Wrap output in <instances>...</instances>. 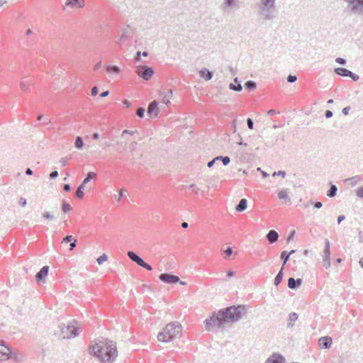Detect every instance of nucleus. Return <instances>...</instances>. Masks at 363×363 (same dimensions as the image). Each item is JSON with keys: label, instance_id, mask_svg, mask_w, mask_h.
I'll use <instances>...</instances> for the list:
<instances>
[{"label": "nucleus", "instance_id": "a19ab883", "mask_svg": "<svg viewBox=\"0 0 363 363\" xmlns=\"http://www.w3.org/2000/svg\"><path fill=\"white\" fill-rule=\"evenodd\" d=\"M71 206L65 201H62V210L64 213H67L72 210Z\"/></svg>", "mask_w": 363, "mask_h": 363}, {"label": "nucleus", "instance_id": "f8f14e48", "mask_svg": "<svg viewBox=\"0 0 363 363\" xmlns=\"http://www.w3.org/2000/svg\"><path fill=\"white\" fill-rule=\"evenodd\" d=\"M217 161H221L224 166H227L230 163V159L228 156L219 155L209 161L207 164V167L209 168L212 167Z\"/></svg>", "mask_w": 363, "mask_h": 363}, {"label": "nucleus", "instance_id": "7c9ffc66", "mask_svg": "<svg viewBox=\"0 0 363 363\" xmlns=\"http://www.w3.org/2000/svg\"><path fill=\"white\" fill-rule=\"evenodd\" d=\"M337 192V187L335 184H331L329 190L327 191V196L330 198H333L336 196Z\"/></svg>", "mask_w": 363, "mask_h": 363}, {"label": "nucleus", "instance_id": "6ab92c4d", "mask_svg": "<svg viewBox=\"0 0 363 363\" xmlns=\"http://www.w3.org/2000/svg\"><path fill=\"white\" fill-rule=\"evenodd\" d=\"M229 89L233 91H238V92H240L242 90V86L241 84V82L239 81L238 77H235L234 79V82L230 83L229 84Z\"/></svg>", "mask_w": 363, "mask_h": 363}, {"label": "nucleus", "instance_id": "bf43d9fd", "mask_svg": "<svg viewBox=\"0 0 363 363\" xmlns=\"http://www.w3.org/2000/svg\"><path fill=\"white\" fill-rule=\"evenodd\" d=\"M43 216L48 220H52L54 218L53 216H52L49 212L47 211L43 214Z\"/></svg>", "mask_w": 363, "mask_h": 363}, {"label": "nucleus", "instance_id": "ddd939ff", "mask_svg": "<svg viewBox=\"0 0 363 363\" xmlns=\"http://www.w3.org/2000/svg\"><path fill=\"white\" fill-rule=\"evenodd\" d=\"M264 363H286V359L282 354L273 353Z\"/></svg>", "mask_w": 363, "mask_h": 363}, {"label": "nucleus", "instance_id": "473e14b6", "mask_svg": "<svg viewBox=\"0 0 363 363\" xmlns=\"http://www.w3.org/2000/svg\"><path fill=\"white\" fill-rule=\"evenodd\" d=\"M244 86L246 89L250 91L254 90L257 88V83L255 81L248 80L245 83Z\"/></svg>", "mask_w": 363, "mask_h": 363}, {"label": "nucleus", "instance_id": "f257e3e1", "mask_svg": "<svg viewBox=\"0 0 363 363\" xmlns=\"http://www.w3.org/2000/svg\"><path fill=\"white\" fill-rule=\"evenodd\" d=\"M247 310V306L239 304L213 311L211 316L204 320L205 327L208 331L224 328L227 323L239 321Z\"/></svg>", "mask_w": 363, "mask_h": 363}, {"label": "nucleus", "instance_id": "423d86ee", "mask_svg": "<svg viewBox=\"0 0 363 363\" xmlns=\"http://www.w3.org/2000/svg\"><path fill=\"white\" fill-rule=\"evenodd\" d=\"M257 6V13L259 16H261L264 21L272 20L275 18L274 11L275 8L272 7H266L263 6Z\"/></svg>", "mask_w": 363, "mask_h": 363}, {"label": "nucleus", "instance_id": "c756f323", "mask_svg": "<svg viewBox=\"0 0 363 363\" xmlns=\"http://www.w3.org/2000/svg\"><path fill=\"white\" fill-rule=\"evenodd\" d=\"M284 269L281 267L274 278V284L277 286L281 282L284 276Z\"/></svg>", "mask_w": 363, "mask_h": 363}, {"label": "nucleus", "instance_id": "39448f33", "mask_svg": "<svg viewBox=\"0 0 363 363\" xmlns=\"http://www.w3.org/2000/svg\"><path fill=\"white\" fill-rule=\"evenodd\" d=\"M136 74L144 80L148 81L154 74V69L146 65H138L135 67Z\"/></svg>", "mask_w": 363, "mask_h": 363}, {"label": "nucleus", "instance_id": "e433bc0d", "mask_svg": "<svg viewBox=\"0 0 363 363\" xmlns=\"http://www.w3.org/2000/svg\"><path fill=\"white\" fill-rule=\"evenodd\" d=\"M94 178H96V174L93 172H89L87 173L86 178L82 182V184L86 185L88 182Z\"/></svg>", "mask_w": 363, "mask_h": 363}, {"label": "nucleus", "instance_id": "393cba45", "mask_svg": "<svg viewBox=\"0 0 363 363\" xmlns=\"http://www.w3.org/2000/svg\"><path fill=\"white\" fill-rule=\"evenodd\" d=\"M275 1L276 0H259V1L257 3V6L275 8Z\"/></svg>", "mask_w": 363, "mask_h": 363}, {"label": "nucleus", "instance_id": "37998d69", "mask_svg": "<svg viewBox=\"0 0 363 363\" xmlns=\"http://www.w3.org/2000/svg\"><path fill=\"white\" fill-rule=\"evenodd\" d=\"M108 260V256L106 254H103L99 256L97 259V263L99 264H102L104 262Z\"/></svg>", "mask_w": 363, "mask_h": 363}, {"label": "nucleus", "instance_id": "f03ea898", "mask_svg": "<svg viewBox=\"0 0 363 363\" xmlns=\"http://www.w3.org/2000/svg\"><path fill=\"white\" fill-rule=\"evenodd\" d=\"M89 353L104 363L113 362L117 357L116 342L108 339H98L89 347Z\"/></svg>", "mask_w": 363, "mask_h": 363}, {"label": "nucleus", "instance_id": "c9c22d12", "mask_svg": "<svg viewBox=\"0 0 363 363\" xmlns=\"http://www.w3.org/2000/svg\"><path fill=\"white\" fill-rule=\"evenodd\" d=\"M281 259L283 260V264L282 267L284 269V267L286 264V262L289 261L290 255H289L287 251H282L280 255Z\"/></svg>", "mask_w": 363, "mask_h": 363}, {"label": "nucleus", "instance_id": "4be33fe9", "mask_svg": "<svg viewBox=\"0 0 363 363\" xmlns=\"http://www.w3.org/2000/svg\"><path fill=\"white\" fill-rule=\"evenodd\" d=\"M239 0H224L223 4H222V9L223 11L232 9L236 4V1Z\"/></svg>", "mask_w": 363, "mask_h": 363}, {"label": "nucleus", "instance_id": "09e8293b", "mask_svg": "<svg viewBox=\"0 0 363 363\" xmlns=\"http://www.w3.org/2000/svg\"><path fill=\"white\" fill-rule=\"evenodd\" d=\"M297 80V77L296 75L289 74L287 77V82L289 83H294Z\"/></svg>", "mask_w": 363, "mask_h": 363}, {"label": "nucleus", "instance_id": "9d476101", "mask_svg": "<svg viewBox=\"0 0 363 363\" xmlns=\"http://www.w3.org/2000/svg\"><path fill=\"white\" fill-rule=\"evenodd\" d=\"M159 279L161 281L165 284H174L180 281V279L178 276L174 275L169 273H163L159 276Z\"/></svg>", "mask_w": 363, "mask_h": 363}, {"label": "nucleus", "instance_id": "79ce46f5", "mask_svg": "<svg viewBox=\"0 0 363 363\" xmlns=\"http://www.w3.org/2000/svg\"><path fill=\"white\" fill-rule=\"evenodd\" d=\"M233 248L231 247H228L226 250L224 251V258L228 259L230 256L233 254Z\"/></svg>", "mask_w": 363, "mask_h": 363}, {"label": "nucleus", "instance_id": "de8ad7c7", "mask_svg": "<svg viewBox=\"0 0 363 363\" xmlns=\"http://www.w3.org/2000/svg\"><path fill=\"white\" fill-rule=\"evenodd\" d=\"M10 359H14L16 362H19L20 358L18 357V354L16 352H13L11 350V354Z\"/></svg>", "mask_w": 363, "mask_h": 363}, {"label": "nucleus", "instance_id": "49530a36", "mask_svg": "<svg viewBox=\"0 0 363 363\" xmlns=\"http://www.w3.org/2000/svg\"><path fill=\"white\" fill-rule=\"evenodd\" d=\"M70 159H71V155H69V157H62L60 160V162L62 164V165L63 167H65L67 164V162Z\"/></svg>", "mask_w": 363, "mask_h": 363}, {"label": "nucleus", "instance_id": "c85d7f7f", "mask_svg": "<svg viewBox=\"0 0 363 363\" xmlns=\"http://www.w3.org/2000/svg\"><path fill=\"white\" fill-rule=\"evenodd\" d=\"M105 68L107 72L113 74H119L121 71V68L117 65H106Z\"/></svg>", "mask_w": 363, "mask_h": 363}, {"label": "nucleus", "instance_id": "a211bd4d", "mask_svg": "<svg viewBox=\"0 0 363 363\" xmlns=\"http://www.w3.org/2000/svg\"><path fill=\"white\" fill-rule=\"evenodd\" d=\"M302 284L301 279H295L294 277H290L288 279V287L291 289H296L300 287Z\"/></svg>", "mask_w": 363, "mask_h": 363}, {"label": "nucleus", "instance_id": "bb28decb", "mask_svg": "<svg viewBox=\"0 0 363 363\" xmlns=\"http://www.w3.org/2000/svg\"><path fill=\"white\" fill-rule=\"evenodd\" d=\"M84 186L85 185L84 184H81L77 189L76 191H75V197L77 199H81L84 197Z\"/></svg>", "mask_w": 363, "mask_h": 363}, {"label": "nucleus", "instance_id": "5fc2aeb1", "mask_svg": "<svg viewBox=\"0 0 363 363\" xmlns=\"http://www.w3.org/2000/svg\"><path fill=\"white\" fill-rule=\"evenodd\" d=\"M295 234H296V231L294 230H291L289 233V235L287 237V242H291L294 239Z\"/></svg>", "mask_w": 363, "mask_h": 363}, {"label": "nucleus", "instance_id": "4d7b16f0", "mask_svg": "<svg viewBox=\"0 0 363 363\" xmlns=\"http://www.w3.org/2000/svg\"><path fill=\"white\" fill-rule=\"evenodd\" d=\"M18 203L19 205L21 206V207H24L26 206V203H27V201L26 199L23 198V197H21L19 201H18Z\"/></svg>", "mask_w": 363, "mask_h": 363}, {"label": "nucleus", "instance_id": "58836bf2", "mask_svg": "<svg viewBox=\"0 0 363 363\" xmlns=\"http://www.w3.org/2000/svg\"><path fill=\"white\" fill-rule=\"evenodd\" d=\"M137 264L141 267L145 268V269H147L148 271L152 270V267H151V265H150L148 263L145 262L142 258L140 259V260Z\"/></svg>", "mask_w": 363, "mask_h": 363}, {"label": "nucleus", "instance_id": "680f3d73", "mask_svg": "<svg viewBox=\"0 0 363 363\" xmlns=\"http://www.w3.org/2000/svg\"><path fill=\"white\" fill-rule=\"evenodd\" d=\"M189 189H191L195 194H198L199 189L196 186L195 184H192L189 185Z\"/></svg>", "mask_w": 363, "mask_h": 363}, {"label": "nucleus", "instance_id": "72a5a7b5", "mask_svg": "<svg viewBox=\"0 0 363 363\" xmlns=\"http://www.w3.org/2000/svg\"><path fill=\"white\" fill-rule=\"evenodd\" d=\"M128 256L133 262H135L136 264L138 263L140 259L141 258L138 255H137L133 251H128Z\"/></svg>", "mask_w": 363, "mask_h": 363}, {"label": "nucleus", "instance_id": "2f4dec72", "mask_svg": "<svg viewBox=\"0 0 363 363\" xmlns=\"http://www.w3.org/2000/svg\"><path fill=\"white\" fill-rule=\"evenodd\" d=\"M278 197L280 200H284L286 203L287 201H290L289 198L288 192L286 189H282L278 193Z\"/></svg>", "mask_w": 363, "mask_h": 363}, {"label": "nucleus", "instance_id": "6e6d98bb", "mask_svg": "<svg viewBox=\"0 0 363 363\" xmlns=\"http://www.w3.org/2000/svg\"><path fill=\"white\" fill-rule=\"evenodd\" d=\"M58 172L57 170H54L50 174V179H55L58 177Z\"/></svg>", "mask_w": 363, "mask_h": 363}, {"label": "nucleus", "instance_id": "cd10ccee", "mask_svg": "<svg viewBox=\"0 0 363 363\" xmlns=\"http://www.w3.org/2000/svg\"><path fill=\"white\" fill-rule=\"evenodd\" d=\"M81 0H67L65 5L69 7H79L82 8L83 4L80 3Z\"/></svg>", "mask_w": 363, "mask_h": 363}, {"label": "nucleus", "instance_id": "a878e982", "mask_svg": "<svg viewBox=\"0 0 363 363\" xmlns=\"http://www.w3.org/2000/svg\"><path fill=\"white\" fill-rule=\"evenodd\" d=\"M361 180V177L359 175H356L354 177H352L350 178L345 179L344 180L345 183H348L351 186H354L358 182Z\"/></svg>", "mask_w": 363, "mask_h": 363}, {"label": "nucleus", "instance_id": "6e6552de", "mask_svg": "<svg viewBox=\"0 0 363 363\" xmlns=\"http://www.w3.org/2000/svg\"><path fill=\"white\" fill-rule=\"evenodd\" d=\"M334 72L336 74L341 77H350L354 82L358 81L359 79V75L344 67L335 68Z\"/></svg>", "mask_w": 363, "mask_h": 363}, {"label": "nucleus", "instance_id": "2eb2a0df", "mask_svg": "<svg viewBox=\"0 0 363 363\" xmlns=\"http://www.w3.org/2000/svg\"><path fill=\"white\" fill-rule=\"evenodd\" d=\"M147 113L150 116H151V115L157 116L158 115L159 108H158V103L157 101L154 100L149 104Z\"/></svg>", "mask_w": 363, "mask_h": 363}, {"label": "nucleus", "instance_id": "5701e85b", "mask_svg": "<svg viewBox=\"0 0 363 363\" xmlns=\"http://www.w3.org/2000/svg\"><path fill=\"white\" fill-rule=\"evenodd\" d=\"M298 314L295 312L290 313L288 317L287 328H293L294 323L298 319Z\"/></svg>", "mask_w": 363, "mask_h": 363}, {"label": "nucleus", "instance_id": "8fccbe9b", "mask_svg": "<svg viewBox=\"0 0 363 363\" xmlns=\"http://www.w3.org/2000/svg\"><path fill=\"white\" fill-rule=\"evenodd\" d=\"M286 172H285V171L279 170V171H278V172H274L273 173V174H272V175H273L274 177V176H281V177H282L283 178H284V177H286Z\"/></svg>", "mask_w": 363, "mask_h": 363}, {"label": "nucleus", "instance_id": "1a4fd4ad", "mask_svg": "<svg viewBox=\"0 0 363 363\" xmlns=\"http://www.w3.org/2000/svg\"><path fill=\"white\" fill-rule=\"evenodd\" d=\"M347 1L351 11L354 13L362 14L363 15V0H345Z\"/></svg>", "mask_w": 363, "mask_h": 363}, {"label": "nucleus", "instance_id": "f704fd0d", "mask_svg": "<svg viewBox=\"0 0 363 363\" xmlns=\"http://www.w3.org/2000/svg\"><path fill=\"white\" fill-rule=\"evenodd\" d=\"M84 143L83 138L80 136H77L75 140L74 146L78 150H82L84 147Z\"/></svg>", "mask_w": 363, "mask_h": 363}, {"label": "nucleus", "instance_id": "338daca9", "mask_svg": "<svg viewBox=\"0 0 363 363\" xmlns=\"http://www.w3.org/2000/svg\"><path fill=\"white\" fill-rule=\"evenodd\" d=\"M333 113L330 111V110H327L325 112V116L326 118H330L333 116Z\"/></svg>", "mask_w": 363, "mask_h": 363}, {"label": "nucleus", "instance_id": "052dcab7", "mask_svg": "<svg viewBox=\"0 0 363 363\" xmlns=\"http://www.w3.org/2000/svg\"><path fill=\"white\" fill-rule=\"evenodd\" d=\"M52 123L51 119L48 118H44L43 120V124L45 125H51Z\"/></svg>", "mask_w": 363, "mask_h": 363}, {"label": "nucleus", "instance_id": "0eeeda50", "mask_svg": "<svg viewBox=\"0 0 363 363\" xmlns=\"http://www.w3.org/2000/svg\"><path fill=\"white\" fill-rule=\"evenodd\" d=\"M330 241L328 239L325 240V247L323 250V266L325 269L330 268L331 263H330Z\"/></svg>", "mask_w": 363, "mask_h": 363}, {"label": "nucleus", "instance_id": "864d4df0", "mask_svg": "<svg viewBox=\"0 0 363 363\" xmlns=\"http://www.w3.org/2000/svg\"><path fill=\"white\" fill-rule=\"evenodd\" d=\"M335 62H337L340 65H345L347 63V60L342 57H337L335 59Z\"/></svg>", "mask_w": 363, "mask_h": 363}, {"label": "nucleus", "instance_id": "f3484780", "mask_svg": "<svg viewBox=\"0 0 363 363\" xmlns=\"http://www.w3.org/2000/svg\"><path fill=\"white\" fill-rule=\"evenodd\" d=\"M49 266H43L40 271L36 274L35 279L38 281H41L48 275Z\"/></svg>", "mask_w": 363, "mask_h": 363}, {"label": "nucleus", "instance_id": "a18cd8bd", "mask_svg": "<svg viewBox=\"0 0 363 363\" xmlns=\"http://www.w3.org/2000/svg\"><path fill=\"white\" fill-rule=\"evenodd\" d=\"M124 191H125V189H121L119 191H118V196H115V198L118 201H120L121 200V199L124 196Z\"/></svg>", "mask_w": 363, "mask_h": 363}, {"label": "nucleus", "instance_id": "9b49d317", "mask_svg": "<svg viewBox=\"0 0 363 363\" xmlns=\"http://www.w3.org/2000/svg\"><path fill=\"white\" fill-rule=\"evenodd\" d=\"M11 354V349L6 342L2 340L0 344V360H7L9 359Z\"/></svg>", "mask_w": 363, "mask_h": 363}, {"label": "nucleus", "instance_id": "412c9836", "mask_svg": "<svg viewBox=\"0 0 363 363\" xmlns=\"http://www.w3.org/2000/svg\"><path fill=\"white\" fill-rule=\"evenodd\" d=\"M161 96H162V103L166 105H169L170 104V99L173 96L172 89H168L166 91L162 92Z\"/></svg>", "mask_w": 363, "mask_h": 363}, {"label": "nucleus", "instance_id": "0e129e2a", "mask_svg": "<svg viewBox=\"0 0 363 363\" xmlns=\"http://www.w3.org/2000/svg\"><path fill=\"white\" fill-rule=\"evenodd\" d=\"M77 240L76 239H74L71 242H70V247H69V250H73L74 249V247H76L77 245Z\"/></svg>", "mask_w": 363, "mask_h": 363}, {"label": "nucleus", "instance_id": "dca6fc26", "mask_svg": "<svg viewBox=\"0 0 363 363\" xmlns=\"http://www.w3.org/2000/svg\"><path fill=\"white\" fill-rule=\"evenodd\" d=\"M279 233L274 230H270L266 235V239L270 244L277 242L279 240Z\"/></svg>", "mask_w": 363, "mask_h": 363}, {"label": "nucleus", "instance_id": "603ef678", "mask_svg": "<svg viewBox=\"0 0 363 363\" xmlns=\"http://www.w3.org/2000/svg\"><path fill=\"white\" fill-rule=\"evenodd\" d=\"M356 194L359 198L363 199V186L359 187L356 191Z\"/></svg>", "mask_w": 363, "mask_h": 363}, {"label": "nucleus", "instance_id": "4c0bfd02", "mask_svg": "<svg viewBox=\"0 0 363 363\" xmlns=\"http://www.w3.org/2000/svg\"><path fill=\"white\" fill-rule=\"evenodd\" d=\"M130 35L129 31L126 29L123 31L121 35H120L119 40L117 41V43L121 44Z\"/></svg>", "mask_w": 363, "mask_h": 363}, {"label": "nucleus", "instance_id": "20e7f679", "mask_svg": "<svg viewBox=\"0 0 363 363\" xmlns=\"http://www.w3.org/2000/svg\"><path fill=\"white\" fill-rule=\"evenodd\" d=\"M59 328L60 329V335L62 339L74 337L79 334V328H75L72 323H69L67 325L61 323L59 325Z\"/></svg>", "mask_w": 363, "mask_h": 363}, {"label": "nucleus", "instance_id": "69168bd1", "mask_svg": "<svg viewBox=\"0 0 363 363\" xmlns=\"http://www.w3.org/2000/svg\"><path fill=\"white\" fill-rule=\"evenodd\" d=\"M350 109H351V108H350V106H348L345 107V108L342 109V114H343V115H345V116L347 115V114L349 113V111H350Z\"/></svg>", "mask_w": 363, "mask_h": 363}, {"label": "nucleus", "instance_id": "4468645a", "mask_svg": "<svg viewBox=\"0 0 363 363\" xmlns=\"http://www.w3.org/2000/svg\"><path fill=\"white\" fill-rule=\"evenodd\" d=\"M332 342V337L329 336L321 337L318 340L319 345L322 349H329L331 347Z\"/></svg>", "mask_w": 363, "mask_h": 363}, {"label": "nucleus", "instance_id": "ea45409f", "mask_svg": "<svg viewBox=\"0 0 363 363\" xmlns=\"http://www.w3.org/2000/svg\"><path fill=\"white\" fill-rule=\"evenodd\" d=\"M30 82L28 80L21 81L20 83L21 89L23 91L28 92L29 91V85Z\"/></svg>", "mask_w": 363, "mask_h": 363}, {"label": "nucleus", "instance_id": "aec40b11", "mask_svg": "<svg viewBox=\"0 0 363 363\" xmlns=\"http://www.w3.org/2000/svg\"><path fill=\"white\" fill-rule=\"evenodd\" d=\"M199 76L206 81H208L212 79L213 74L207 68H203L199 71Z\"/></svg>", "mask_w": 363, "mask_h": 363}, {"label": "nucleus", "instance_id": "13d9d810", "mask_svg": "<svg viewBox=\"0 0 363 363\" xmlns=\"http://www.w3.org/2000/svg\"><path fill=\"white\" fill-rule=\"evenodd\" d=\"M73 240L72 235H67L64 238L62 242H71Z\"/></svg>", "mask_w": 363, "mask_h": 363}, {"label": "nucleus", "instance_id": "e2e57ef3", "mask_svg": "<svg viewBox=\"0 0 363 363\" xmlns=\"http://www.w3.org/2000/svg\"><path fill=\"white\" fill-rule=\"evenodd\" d=\"M99 89L97 86H94L91 89V96H95L98 94Z\"/></svg>", "mask_w": 363, "mask_h": 363}, {"label": "nucleus", "instance_id": "b1692460", "mask_svg": "<svg viewBox=\"0 0 363 363\" xmlns=\"http://www.w3.org/2000/svg\"><path fill=\"white\" fill-rule=\"evenodd\" d=\"M247 208V200L242 199L240 200L239 203L236 206L235 209L238 212H242Z\"/></svg>", "mask_w": 363, "mask_h": 363}, {"label": "nucleus", "instance_id": "7ed1b4c3", "mask_svg": "<svg viewBox=\"0 0 363 363\" xmlns=\"http://www.w3.org/2000/svg\"><path fill=\"white\" fill-rule=\"evenodd\" d=\"M182 326L179 322H171L157 334V340L163 342H170L182 333Z\"/></svg>", "mask_w": 363, "mask_h": 363}, {"label": "nucleus", "instance_id": "c03bdc74", "mask_svg": "<svg viewBox=\"0 0 363 363\" xmlns=\"http://www.w3.org/2000/svg\"><path fill=\"white\" fill-rule=\"evenodd\" d=\"M145 108L143 107H140L138 109L137 112H136V115L140 118H144L145 116Z\"/></svg>", "mask_w": 363, "mask_h": 363}, {"label": "nucleus", "instance_id": "3c124183", "mask_svg": "<svg viewBox=\"0 0 363 363\" xmlns=\"http://www.w3.org/2000/svg\"><path fill=\"white\" fill-rule=\"evenodd\" d=\"M247 125L249 129H253L254 128V122L253 120L251 118H248L247 119Z\"/></svg>", "mask_w": 363, "mask_h": 363}, {"label": "nucleus", "instance_id": "774afa93", "mask_svg": "<svg viewBox=\"0 0 363 363\" xmlns=\"http://www.w3.org/2000/svg\"><path fill=\"white\" fill-rule=\"evenodd\" d=\"M358 240L359 242H363V231L359 232Z\"/></svg>", "mask_w": 363, "mask_h": 363}]
</instances>
